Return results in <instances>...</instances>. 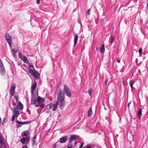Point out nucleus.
Instances as JSON below:
<instances>
[{
  "mask_svg": "<svg viewBox=\"0 0 148 148\" xmlns=\"http://www.w3.org/2000/svg\"><path fill=\"white\" fill-rule=\"evenodd\" d=\"M37 86V83L35 80L32 83L31 86V91H35V90Z\"/></svg>",
  "mask_w": 148,
  "mask_h": 148,
  "instance_id": "nucleus-15",
  "label": "nucleus"
},
{
  "mask_svg": "<svg viewBox=\"0 0 148 148\" xmlns=\"http://www.w3.org/2000/svg\"><path fill=\"white\" fill-rule=\"evenodd\" d=\"M131 103V101H130V102H129V103H128V107H129V106H130V104Z\"/></svg>",
  "mask_w": 148,
  "mask_h": 148,
  "instance_id": "nucleus-41",
  "label": "nucleus"
},
{
  "mask_svg": "<svg viewBox=\"0 0 148 148\" xmlns=\"http://www.w3.org/2000/svg\"><path fill=\"white\" fill-rule=\"evenodd\" d=\"M63 91L67 96L69 97H71V91L68 86L66 84L64 85Z\"/></svg>",
  "mask_w": 148,
  "mask_h": 148,
  "instance_id": "nucleus-7",
  "label": "nucleus"
},
{
  "mask_svg": "<svg viewBox=\"0 0 148 148\" xmlns=\"http://www.w3.org/2000/svg\"><path fill=\"white\" fill-rule=\"evenodd\" d=\"M92 114V108L91 107L90 109L89 110L88 112V116H91Z\"/></svg>",
  "mask_w": 148,
  "mask_h": 148,
  "instance_id": "nucleus-21",
  "label": "nucleus"
},
{
  "mask_svg": "<svg viewBox=\"0 0 148 148\" xmlns=\"http://www.w3.org/2000/svg\"><path fill=\"white\" fill-rule=\"evenodd\" d=\"M0 144L2 146H3L5 145L3 140L1 136H0Z\"/></svg>",
  "mask_w": 148,
  "mask_h": 148,
  "instance_id": "nucleus-23",
  "label": "nucleus"
},
{
  "mask_svg": "<svg viewBox=\"0 0 148 148\" xmlns=\"http://www.w3.org/2000/svg\"><path fill=\"white\" fill-rule=\"evenodd\" d=\"M64 3H66V1L65 0H62Z\"/></svg>",
  "mask_w": 148,
  "mask_h": 148,
  "instance_id": "nucleus-38",
  "label": "nucleus"
},
{
  "mask_svg": "<svg viewBox=\"0 0 148 148\" xmlns=\"http://www.w3.org/2000/svg\"><path fill=\"white\" fill-rule=\"evenodd\" d=\"M120 60H117V62L119 63H120Z\"/></svg>",
  "mask_w": 148,
  "mask_h": 148,
  "instance_id": "nucleus-40",
  "label": "nucleus"
},
{
  "mask_svg": "<svg viewBox=\"0 0 148 148\" xmlns=\"http://www.w3.org/2000/svg\"><path fill=\"white\" fill-rule=\"evenodd\" d=\"M12 52L13 53H16L17 52V49H13L12 50Z\"/></svg>",
  "mask_w": 148,
  "mask_h": 148,
  "instance_id": "nucleus-26",
  "label": "nucleus"
},
{
  "mask_svg": "<svg viewBox=\"0 0 148 148\" xmlns=\"http://www.w3.org/2000/svg\"><path fill=\"white\" fill-rule=\"evenodd\" d=\"M13 115L11 118V121H14L15 120V118H17L19 115V111L17 109V108L14 107L13 108Z\"/></svg>",
  "mask_w": 148,
  "mask_h": 148,
  "instance_id": "nucleus-5",
  "label": "nucleus"
},
{
  "mask_svg": "<svg viewBox=\"0 0 148 148\" xmlns=\"http://www.w3.org/2000/svg\"><path fill=\"white\" fill-rule=\"evenodd\" d=\"M90 8L87 11V14L88 15H89L90 14Z\"/></svg>",
  "mask_w": 148,
  "mask_h": 148,
  "instance_id": "nucleus-29",
  "label": "nucleus"
},
{
  "mask_svg": "<svg viewBox=\"0 0 148 148\" xmlns=\"http://www.w3.org/2000/svg\"><path fill=\"white\" fill-rule=\"evenodd\" d=\"M44 101V99H42L40 96H38L36 101V103L34 104V105L37 107L40 106L43 104Z\"/></svg>",
  "mask_w": 148,
  "mask_h": 148,
  "instance_id": "nucleus-6",
  "label": "nucleus"
},
{
  "mask_svg": "<svg viewBox=\"0 0 148 148\" xmlns=\"http://www.w3.org/2000/svg\"><path fill=\"white\" fill-rule=\"evenodd\" d=\"M14 99L16 100L17 102H18V98L17 96H15L14 97Z\"/></svg>",
  "mask_w": 148,
  "mask_h": 148,
  "instance_id": "nucleus-30",
  "label": "nucleus"
},
{
  "mask_svg": "<svg viewBox=\"0 0 148 148\" xmlns=\"http://www.w3.org/2000/svg\"><path fill=\"white\" fill-rule=\"evenodd\" d=\"M105 51V49L104 48V45L103 44L102 45L100 48V51L101 53H103Z\"/></svg>",
  "mask_w": 148,
  "mask_h": 148,
  "instance_id": "nucleus-19",
  "label": "nucleus"
},
{
  "mask_svg": "<svg viewBox=\"0 0 148 148\" xmlns=\"http://www.w3.org/2000/svg\"><path fill=\"white\" fill-rule=\"evenodd\" d=\"M78 136L75 135H71L69 139V143H71L72 141L77 139Z\"/></svg>",
  "mask_w": 148,
  "mask_h": 148,
  "instance_id": "nucleus-13",
  "label": "nucleus"
},
{
  "mask_svg": "<svg viewBox=\"0 0 148 148\" xmlns=\"http://www.w3.org/2000/svg\"><path fill=\"white\" fill-rule=\"evenodd\" d=\"M131 135L132 136V140L133 141V138H134V135H133V134H131Z\"/></svg>",
  "mask_w": 148,
  "mask_h": 148,
  "instance_id": "nucleus-43",
  "label": "nucleus"
},
{
  "mask_svg": "<svg viewBox=\"0 0 148 148\" xmlns=\"http://www.w3.org/2000/svg\"><path fill=\"white\" fill-rule=\"evenodd\" d=\"M84 145V143L82 142L81 145L79 146V148H82Z\"/></svg>",
  "mask_w": 148,
  "mask_h": 148,
  "instance_id": "nucleus-31",
  "label": "nucleus"
},
{
  "mask_svg": "<svg viewBox=\"0 0 148 148\" xmlns=\"http://www.w3.org/2000/svg\"><path fill=\"white\" fill-rule=\"evenodd\" d=\"M5 38L7 42L10 47H12V37L8 33H6L5 35Z\"/></svg>",
  "mask_w": 148,
  "mask_h": 148,
  "instance_id": "nucleus-8",
  "label": "nucleus"
},
{
  "mask_svg": "<svg viewBox=\"0 0 148 148\" xmlns=\"http://www.w3.org/2000/svg\"><path fill=\"white\" fill-rule=\"evenodd\" d=\"M142 112V110L141 108H139L137 116L138 118L140 119Z\"/></svg>",
  "mask_w": 148,
  "mask_h": 148,
  "instance_id": "nucleus-18",
  "label": "nucleus"
},
{
  "mask_svg": "<svg viewBox=\"0 0 148 148\" xmlns=\"http://www.w3.org/2000/svg\"><path fill=\"white\" fill-rule=\"evenodd\" d=\"M52 107V104L49 107V109H51Z\"/></svg>",
  "mask_w": 148,
  "mask_h": 148,
  "instance_id": "nucleus-39",
  "label": "nucleus"
},
{
  "mask_svg": "<svg viewBox=\"0 0 148 148\" xmlns=\"http://www.w3.org/2000/svg\"><path fill=\"white\" fill-rule=\"evenodd\" d=\"M16 88V86L14 84L12 85L10 88V90L12 91H15Z\"/></svg>",
  "mask_w": 148,
  "mask_h": 148,
  "instance_id": "nucleus-24",
  "label": "nucleus"
},
{
  "mask_svg": "<svg viewBox=\"0 0 148 148\" xmlns=\"http://www.w3.org/2000/svg\"><path fill=\"white\" fill-rule=\"evenodd\" d=\"M15 91H12L10 90V94L12 96H13L14 95V93Z\"/></svg>",
  "mask_w": 148,
  "mask_h": 148,
  "instance_id": "nucleus-27",
  "label": "nucleus"
},
{
  "mask_svg": "<svg viewBox=\"0 0 148 148\" xmlns=\"http://www.w3.org/2000/svg\"><path fill=\"white\" fill-rule=\"evenodd\" d=\"M135 82L134 81L133 79H130V81L129 84H130V87L131 88V89H132V88H133V84H134V83Z\"/></svg>",
  "mask_w": 148,
  "mask_h": 148,
  "instance_id": "nucleus-20",
  "label": "nucleus"
},
{
  "mask_svg": "<svg viewBox=\"0 0 148 148\" xmlns=\"http://www.w3.org/2000/svg\"><path fill=\"white\" fill-rule=\"evenodd\" d=\"M16 108H17V109H18L20 110H21L23 108V106L21 101H19V102Z\"/></svg>",
  "mask_w": 148,
  "mask_h": 148,
  "instance_id": "nucleus-17",
  "label": "nucleus"
},
{
  "mask_svg": "<svg viewBox=\"0 0 148 148\" xmlns=\"http://www.w3.org/2000/svg\"><path fill=\"white\" fill-rule=\"evenodd\" d=\"M0 72L1 75H4L5 73V70L3 64L0 60Z\"/></svg>",
  "mask_w": 148,
  "mask_h": 148,
  "instance_id": "nucleus-9",
  "label": "nucleus"
},
{
  "mask_svg": "<svg viewBox=\"0 0 148 148\" xmlns=\"http://www.w3.org/2000/svg\"><path fill=\"white\" fill-rule=\"evenodd\" d=\"M13 56L15 57L16 56V53H14Z\"/></svg>",
  "mask_w": 148,
  "mask_h": 148,
  "instance_id": "nucleus-44",
  "label": "nucleus"
},
{
  "mask_svg": "<svg viewBox=\"0 0 148 148\" xmlns=\"http://www.w3.org/2000/svg\"><path fill=\"white\" fill-rule=\"evenodd\" d=\"M31 104H34L36 103V101L37 99L38 94L36 93L35 91H31Z\"/></svg>",
  "mask_w": 148,
  "mask_h": 148,
  "instance_id": "nucleus-4",
  "label": "nucleus"
},
{
  "mask_svg": "<svg viewBox=\"0 0 148 148\" xmlns=\"http://www.w3.org/2000/svg\"><path fill=\"white\" fill-rule=\"evenodd\" d=\"M22 148H28V147L26 145H24L22 147Z\"/></svg>",
  "mask_w": 148,
  "mask_h": 148,
  "instance_id": "nucleus-34",
  "label": "nucleus"
},
{
  "mask_svg": "<svg viewBox=\"0 0 148 148\" xmlns=\"http://www.w3.org/2000/svg\"><path fill=\"white\" fill-rule=\"evenodd\" d=\"M138 62V59L137 58H136L135 60V62L136 63H137Z\"/></svg>",
  "mask_w": 148,
  "mask_h": 148,
  "instance_id": "nucleus-42",
  "label": "nucleus"
},
{
  "mask_svg": "<svg viewBox=\"0 0 148 148\" xmlns=\"http://www.w3.org/2000/svg\"><path fill=\"white\" fill-rule=\"evenodd\" d=\"M72 145L69 144L68 145V147L67 148H72Z\"/></svg>",
  "mask_w": 148,
  "mask_h": 148,
  "instance_id": "nucleus-32",
  "label": "nucleus"
},
{
  "mask_svg": "<svg viewBox=\"0 0 148 148\" xmlns=\"http://www.w3.org/2000/svg\"><path fill=\"white\" fill-rule=\"evenodd\" d=\"M59 91L57 95V100L56 103L52 104V110L53 111H55L56 110L58 104L60 105V107L61 109L63 108L65 106V101L64 95L60 89H59Z\"/></svg>",
  "mask_w": 148,
  "mask_h": 148,
  "instance_id": "nucleus-1",
  "label": "nucleus"
},
{
  "mask_svg": "<svg viewBox=\"0 0 148 148\" xmlns=\"http://www.w3.org/2000/svg\"><path fill=\"white\" fill-rule=\"evenodd\" d=\"M142 51V50L141 48H140L138 52L140 54H141Z\"/></svg>",
  "mask_w": 148,
  "mask_h": 148,
  "instance_id": "nucleus-28",
  "label": "nucleus"
},
{
  "mask_svg": "<svg viewBox=\"0 0 148 148\" xmlns=\"http://www.w3.org/2000/svg\"><path fill=\"white\" fill-rule=\"evenodd\" d=\"M68 138V137L67 136H65L60 138L58 141L60 143H64L67 140Z\"/></svg>",
  "mask_w": 148,
  "mask_h": 148,
  "instance_id": "nucleus-12",
  "label": "nucleus"
},
{
  "mask_svg": "<svg viewBox=\"0 0 148 148\" xmlns=\"http://www.w3.org/2000/svg\"><path fill=\"white\" fill-rule=\"evenodd\" d=\"M77 144V141H76L75 143V145H76Z\"/></svg>",
  "mask_w": 148,
  "mask_h": 148,
  "instance_id": "nucleus-46",
  "label": "nucleus"
},
{
  "mask_svg": "<svg viewBox=\"0 0 148 148\" xmlns=\"http://www.w3.org/2000/svg\"><path fill=\"white\" fill-rule=\"evenodd\" d=\"M16 122L17 123L16 127L18 128L21 127L23 125L28 124L30 122L29 121L20 122L17 120Z\"/></svg>",
  "mask_w": 148,
  "mask_h": 148,
  "instance_id": "nucleus-11",
  "label": "nucleus"
},
{
  "mask_svg": "<svg viewBox=\"0 0 148 148\" xmlns=\"http://www.w3.org/2000/svg\"><path fill=\"white\" fill-rule=\"evenodd\" d=\"M92 91V88L89 89L88 90V93L90 96H91V95Z\"/></svg>",
  "mask_w": 148,
  "mask_h": 148,
  "instance_id": "nucleus-25",
  "label": "nucleus"
},
{
  "mask_svg": "<svg viewBox=\"0 0 148 148\" xmlns=\"http://www.w3.org/2000/svg\"><path fill=\"white\" fill-rule=\"evenodd\" d=\"M110 38L111 40L110 43L111 45L115 40V37L113 36H110Z\"/></svg>",
  "mask_w": 148,
  "mask_h": 148,
  "instance_id": "nucleus-22",
  "label": "nucleus"
},
{
  "mask_svg": "<svg viewBox=\"0 0 148 148\" xmlns=\"http://www.w3.org/2000/svg\"><path fill=\"white\" fill-rule=\"evenodd\" d=\"M33 69H34L33 66L30 65L29 69V72L31 73L35 79H38L40 78L39 74L36 70H33Z\"/></svg>",
  "mask_w": 148,
  "mask_h": 148,
  "instance_id": "nucleus-3",
  "label": "nucleus"
},
{
  "mask_svg": "<svg viewBox=\"0 0 148 148\" xmlns=\"http://www.w3.org/2000/svg\"><path fill=\"white\" fill-rule=\"evenodd\" d=\"M21 135L22 136H25L26 137H23L22 138L21 140V142L23 145L25 143L26 144H27L29 141V132L28 130L24 131L22 133Z\"/></svg>",
  "mask_w": 148,
  "mask_h": 148,
  "instance_id": "nucleus-2",
  "label": "nucleus"
},
{
  "mask_svg": "<svg viewBox=\"0 0 148 148\" xmlns=\"http://www.w3.org/2000/svg\"><path fill=\"white\" fill-rule=\"evenodd\" d=\"M40 3V0H36V3L38 4H39Z\"/></svg>",
  "mask_w": 148,
  "mask_h": 148,
  "instance_id": "nucleus-35",
  "label": "nucleus"
},
{
  "mask_svg": "<svg viewBox=\"0 0 148 148\" xmlns=\"http://www.w3.org/2000/svg\"><path fill=\"white\" fill-rule=\"evenodd\" d=\"M74 47H75L76 43L77 42V40L78 38V36L77 34H75L74 35Z\"/></svg>",
  "mask_w": 148,
  "mask_h": 148,
  "instance_id": "nucleus-16",
  "label": "nucleus"
},
{
  "mask_svg": "<svg viewBox=\"0 0 148 148\" xmlns=\"http://www.w3.org/2000/svg\"><path fill=\"white\" fill-rule=\"evenodd\" d=\"M104 109H105V110H106V108H105Z\"/></svg>",
  "mask_w": 148,
  "mask_h": 148,
  "instance_id": "nucleus-48",
  "label": "nucleus"
},
{
  "mask_svg": "<svg viewBox=\"0 0 148 148\" xmlns=\"http://www.w3.org/2000/svg\"><path fill=\"white\" fill-rule=\"evenodd\" d=\"M19 58L23 60L24 62L28 63L29 62L27 58L25 56H23L21 52H19Z\"/></svg>",
  "mask_w": 148,
  "mask_h": 148,
  "instance_id": "nucleus-10",
  "label": "nucleus"
},
{
  "mask_svg": "<svg viewBox=\"0 0 148 148\" xmlns=\"http://www.w3.org/2000/svg\"><path fill=\"white\" fill-rule=\"evenodd\" d=\"M56 143H54L52 146V148H56Z\"/></svg>",
  "mask_w": 148,
  "mask_h": 148,
  "instance_id": "nucleus-33",
  "label": "nucleus"
},
{
  "mask_svg": "<svg viewBox=\"0 0 148 148\" xmlns=\"http://www.w3.org/2000/svg\"><path fill=\"white\" fill-rule=\"evenodd\" d=\"M147 9H148V3H147Z\"/></svg>",
  "mask_w": 148,
  "mask_h": 148,
  "instance_id": "nucleus-45",
  "label": "nucleus"
},
{
  "mask_svg": "<svg viewBox=\"0 0 148 148\" xmlns=\"http://www.w3.org/2000/svg\"><path fill=\"white\" fill-rule=\"evenodd\" d=\"M36 136L35 135L33 137L32 139V145L33 147H34L35 146H36L37 145V144L36 143Z\"/></svg>",
  "mask_w": 148,
  "mask_h": 148,
  "instance_id": "nucleus-14",
  "label": "nucleus"
},
{
  "mask_svg": "<svg viewBox=\"0 0 148 148\" xmlns=\"http://www.w3.org/2000/svg\"><path fill=\"white\" fill-rule=\"evenodd\" d=\"M107 80H105V85H106L107 84Z\"/></svg>",
  "mask_w": 148,
  "mask_h": 148,
  "instance_id": "nucleus-37",
  "label": "nucleus"
},
{
  "mask_svg": "<svg viewBox=\"0 0 148 148\" xmlns=\"http://www.w3.org/2000/svg\"><path fill=\"white\" fill-rule=\"evenodd\" d=\"M91 146H87L85 148H91Z\"/></svg>",
  "mask_w": 148,
  "mask_h": 148,
  "instance_id": "nucleus-36",
  "label": "nucleus"
},
{
  "mask_svg": "<svg viewBox=\"0 0 148 148\" xmlns=\"http://www.w3.org/2000/svg\"><path fill=\"white\" fill-rule=\"evenodd\" d=\"M0 148H2V147H1V146L0 145Z\"/></svg>",
  "mask_w": 148,
  "mask_h": 148,
  "instance_id": "nucleus-47",
  "label": "nucleus"
}]
</instances>
